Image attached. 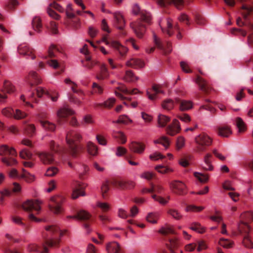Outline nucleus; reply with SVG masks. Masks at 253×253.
Instances as JSON below:
<instances>
[{
  "label": "nucleus",
  "instance_id": "obj_1",
  "mask_svg": "<svg viewBox=\"0 0 253 253\" xmlns=\"http://www.w3.org/2000/svg\"><path fill=\"white\" fill-rule=\"evenodd\" d=\"M66 231H61L57 226L52 225L45 227V231L42 233L44 243L42 247L36 244H30L27 250L30 252H37L41 253H47L48 252L47 247H58L60 238L65 234Z\"/></svg>",
  "mask_w": 253,
  "mask_h": 253
},
{
  "label": "nucleus",
  "instance_id": "obj_2",
  "mask_svg": "<svg viewBox=\"0 0 253 253\" xmlns=\"http://www.w3.org/2000/svg\"><path fill=\"white\" fill-rule=\"evenodd\" d=\"M133 12L135 14L139 13L140 18V20L131 22L130 24V27L138 38H142L146 31V26L142 23V22L150 24L151 20V14L145 10H141L137 4L134 5Z\"/></svg>",
  "mask_w": 253,
  "mask_h": 253
},
{
  "label": "nucleus",
  "instance_id": "obj_3",
  "mask_svg": "<svg viewBox=\"0 0 253 253\" xmlns=\"http://www.w3.org/2000/svg\"><path fill=\"white\" fill-rule=\"evenodd\" d=\"M82 138V135L77 131L70 130L67 133L66 140L69 146V152L73 157H77L83 151V146L80 144Z\"/></svg>",
  "mask_w": 253,
  "mask_h": 253
},
{
  "label": "nucleus",
  "instance_id": "obj_4",
  "mask_svg": "<svg viewBox=\"0 0 253 253\" xmlns=\"http://www.w3.org/2000/svg\"><path fill=\"white\" fill-rule=\"evenodd\" d=\"M241 219L246 218L247 221H241L238 225V231L240 234H245L243 240L244 246L248 249H253V242L251 235L249 234L250 227L247 223L248 221H253V212L248 211L241 215Z\"/></svg>",
  "mask_w": 253,
  "mask_h": 253
},
{
  "label": "nucleus",
  "instance_id": "obj_5",
  "mask_svg": "<svg viewBox=\"0 0 253 253\" xmlns=\"http://www.w3.org/2000/svg\"><path fill=\"white\" fill-rule=\"evenodd\" d=\"M17 155L15 150L13 148H9L7 145H2L0 147V156H4L1 160L7 166H12L17 164V161L12 157L7 156H15Z\"/></svg>",
  "mask_w": 253,
  "mask_h": 253
},
{
  "label": "nucleus",
  "instance_id": "obj_6",
  "mask_svg": "<svg viewBox=\"0 0 253 253\" xmlns=\"http://www.w3.org/2000/svg\"><path fill=\"white\" fill-rule=\"evenodd\" d=\"M242 8L243 10L242 14L243 16L244 19L245 20V22L242 21L241 18L238 17L236 20L237 24L239 27L246 26L248 28L250 31H253V23L248 21V17L253 12V8L252 7L244 4L242 5Z\"/></svg>",
  "mask_w": 253,
  "mask_h": 253
},
{
  "label": "nucleus",
  "instance_id": "obj_7",
  "mask_svg": "<svg viewBox=\"0 0 253 253\" xmlns=\"http://www.w3.org/2000/svg\"><path fill=\"white\" fill-rule=\"evenodd\" d=\"M197 144V152L201 153L206 150V147L210 146L212 143L211 138L205 133H202L195 138Z\"/></svg>",
  "mask_w": 253,
  "mask_h": 253
},
{
  "label": "nucleus",
  "instance_id": "obj_8",
  "mask_svg": "<svg viewBox=\"0 0 253 253\" xmlns=\"http://www.w3.org/2000/svg\"><path fill=\"white\" fill-rule=\"evenodd\" d=\"M102 41L105 42L106 45H110L116 50L119 53L121 57L123 58L126 56L128 50L127 48L118 42L112 40H108L107 35L103 36Z\"/></svg>",
  "mask_w": 253,
  "mask_h": 253
},
{
  "label": "nucleus",
  "instance_id": "obj_9",
  "mask_svg": "<svg viewBox=\"0 0 253 253\" xmlns=\"http://www.w3.org/2000/svg\"><path fill=\"white\" fill-rule=\"evenodd\" d=\"M65 198L62 195H56L51 198L49 204V209L54 213L58 214L62 211V204Z\"/></svg>",
  "mask_w": 253,
  "mask_h": 253
},
{
  "label": "nucleus",
  "instance_id": "obj_10",
  "mask_svg": "<svg viewBox=\"0 0 253 253\" xmlns=\"http://www.w3.org/2000/svg\"><path fill=\"white\" fill-rule=\"evenodd\" d=\"M159 24L163 33H167L169 37L171 36L173 34V31L174 29L178 32L177 38L178 39L181 38V36L179 32V27L177 25H176L175 27L173 28L170 19H167L163 22H160Z\"/></svg>",
  "mask_w": 253,
  "mask_h": 253
},
{
  "label": "nucleus",
  "instance_id": "obj_11",
  "mask_svg": "<svg viewBox=\"0 0 253 253\" xmlns=\"http://www.w3.org/2000/svg\"><path fill=\"white\" fill-rule=\"evenodd\" d=\"M110 184L115 188L120 190L131 189L134 187L135 183L132 181H126L120 178L113 179Z\"/></svg>",
  "mask_w": 253,
  "mask_h": 253
},
{
  "label": "nucleus",
  "instance_id": "obj_12",
  "mask_svg": "<svg viewBox=\"0 0 253 253\" xmlns=\"http://www.w3.org/2000/svg\"><path fill=\"white\" fill-rule=\"evenodd\" d=\"M41 202L38 200H28L22 204V207L26 211L34 210L39 213L41 210Z\"/></svg>",
  "mask_w": 253,
  "mask_h": 253
},
{
  "label": "nucleus",
  "instance_id": "obj_13",
  "mask_svg": "<svg viewBox=\"0 0 253 253\" xmlns=\"http://www.w3.org/2000/svg\"><path fill=\"white\" fill-rule=\"evenodd\" d=\"M154 42L158 48L162 50L165 54L169 53L172 50L171 44L168 42H162L156 35H153Z\"/></svg>",
  "mask_w": 253,
  "mask_h": 253
},
{
  "label": "nucleus",
  "instance_id": "obj_14",
  "mask_svg": "<svg viewBox=\"0 0 253 253\" xmlns=\"http://www.w3.org/2000/svg\"><path fill=\"white\" fill-rule=\"evenodd\" d=\"M170 187L172 191L175 194L184 195L186 193V186L180 181H173L170 183Z\"/></svg>",
  "mask_w": 253,
  "mask_h": 253
},
{
  "label": "nucleus",
  "instance_id": "obj_15",
  "mask_svg": "<svg viewBox=\"0 0 253 253\" xmlns=\"http://www.w3.org/2000/svg\"><path fill=\"white\" fill-rule=\"evenodd\" d=\"M52 8H54L60 12H63L64 8L56 2H53L50 4L47 9V12L50 17L55 20L59 19L60 18L59 15L57 14Z\"/></svg>",
  "mask_w": 253,
  "mask_h": 253
},
{
  "label": "nucleus",
  "instance_id": "obj_16",
  "mask_svg": "<svg viewBox=\"0 0 253 253\" xmlns=\"http://www.w3.org/2000/svg\"><path fill=\"white\" fill-rule=\"evenodd\" d=\"M36 154L39 158L41 162L44 165H49L52 164L54 159L53 155L47 152H37Z\"/></svg>",
  "mask_w": 253,
  "mask_h": 253
},
{
  "label": "nucleus",
  "instance_id": "obj_17",
  "mask_svg": "<svg viewBox=\"0 0 253 253\" xmlns=\"http://www.w3.org/2000/svg\"><path fill=\"white\" fill-rule=\"evenodd\" d=\"M0 90L2 94L0 93V102H2L7 98V95L5 93H11L14 91L15 88L11 83L5 81L3 83V88L1 89Z\"/></svg>",
  "mask_w": 253,
  "mask_h": 253
},
{
  "label": "nucleus",
  "instance_id": "obj_18",
  "mask_svg": "<svg viewBox=\"0 0 253 253\" xmlns=\"http://www.w3.org/2000/svg\"><path fill=\"white\" fill-rule=\"evenodd\" d=\"M166 244L170 253H178L179 252L178 250L179 243L175 238L167 239ZM179 253H183L181 251H179Z\"/></svg>",
  "mask_w": 253,
  "mask_h": 253
},
{
  "label": "nucleus",
  "instance_id": "obj_19",
  "mask_svg": "<svg viewBox=\"0 0 253 253\" xmlns=\"http://www.w3.org/2000/svg\"><path fill=\"white\" fill-rule=\"evenodd\" d=\"M160 6H166L168 4H173L177 8H181L184 3V0H155Z\"/></svg>",
  "mask_w": 253,
  "mask_h": 253
},
{
  "label": "nucleus",
  "instance_id": "obj_20",
  "mask_svg": "<svg viewBox=\"0 0 253 253\" xmlns=\"http://www.w3.org/2000/svg\"><path fill=\"white\" fill-rule=\"evenodd\" d=\"M34 49L25 44L20 45L18 47V51L20 54L30 56L32 59L36 58L34 54Z\"/></svg>",
  "mask_w": 253,
  "mask_h": 253
},
{
  "label": "nucleus",
  "instance_id": "obj_21",
  "mask_svg": "<svg viewBox=\"0 0 253 253\" xmlns=\"http://www.w3.org/2000/svg\"><path fill=\"white\" fill-rule=\"evenodd\" d=\"M37 95L40 98L43 94L47 95L51 98L52 101H56L58 97V94L57 92H54L52 94L50 93L47 90L42 87H38L36 89Z\"/></svg>",
  "mask_w": 253,
  "mask_h": 253
},
{
  "label": "nucleus",
  "instance_id": "obj_22",
  "mask_svg": "<svg viewBox=\"0 0 253 253\" xmlns=\"http://www.w3.org/2000/svg\"><path fill=\"white\" fill-rule=\"evenodd\" d=\"M180 129L179 122L176 119H174L172 124L167 127V133L171 136H173L177 133Z\"/></svg>",
  "mask_w": 253,
  "mask_h": 253
},
{
  "label": "nucleus",
  "instance_id": "obj_23",
  "mask_svg": "<svg viewBox=\"0 0 253 253\" xmlns=\"http://www.w3.org/2000/svg\"><path fill=\"white\" fill-rule=\"evenodd\" d=\"M27 82L32 87L35 84H39L42 83V79L40 76L35 71H31L27 77Z\"/></svg>",
  "mask_w": 253,
  "mask_h": 253
},
{
  "label": "nucleus",
  "instance_id": "obj_24",
  "mask_svg": "<svg viewBox=\"0 0 253 253\" xmlns=\"http://www.w3.org/2000/svg\"><path fill=\"white\" fill-rule=\"evenodd\" d=\"M196 83L199 86L200 89L206 94H208L211 89L207 82L199 76H197Z\"/></svg>",
  "mask_w": 253,
  "mask_h": 253
},
{
  "label": "nucleus",
  "instance_id": "obj_25",
  "mask_svg": "<svg viewBox=\"0 0 253 253\" xmlns=\"http://www.w3.org/2000/svg\"><path fill=\"white\" fill-rule=\"evenodd\" d=\"M114 19V25L119 29H123L126 22L122 13L120 12H116L113 13Z\"/></svg>",
  "mask_w": 253,
  "mask_h": 253
},
{
  "label": "nucleus",
  "instance_id": "obj_26",
  "mask_svg": "<svg viewBox=\"0 0 253 253\" xmlns=\"http://www.w3.org/2000/svg\"><path fill=\"white\" fill-rule=\"evenodd\" d=\"M106 249L108 253H123L120 245L115 241L107 244Z\"/></svg>",
  "mask_w": 253,
  "mask_h": 253
},
{
  "label": "nucleus",
  "instance_id": "obj_27",
  "mask_svg": "<svg viewBox=\"0 0 253 253\" xmlns=\"http://www.w3.org/2000/svg\"><path fill=\"white\" fill-rule=\"evenodd\" d=\"M73 114L74 111L73 110L66 107L59 109L57 113L58 123L61 124L62 120L66 118L68 116Z\"/></svg>",
  "mask_w": 253,
  "mask_h": 253
},
{
  "label": "nucleus",
  "instance_id": "obj_28",
  "mask_svg": "<svg viewBox=\"0 0 253 253\" xmlns=\"http://www.w3.org/2000/svg\"><path fill=\"white\" fill-rule=\"evenodd\" d=\"M91 217V215L87 211L84 210H81L77 213V214L73 216H68L67 218L69 219H78L80 220L86 221Z\"/></svg>",
  "mask_w": 253,
  "mask_h": 253
},
{
  "label": "nucleus",
  "instance_id": "obj_29",
  "mask_svg": "<svg viewBox=\"0 0 253 253\" xmlns=\"http://www.w3.org/2000/svg\"><path fill=\"white\" fill-rule=\"evenodd\" d=\"M175 103L179 105V109L184 111L192 108L193 104L191 101L181 100L179 98L175 99Z\"/></svg>",
  "mask_w": 253,
  "mask_h": 253
},
{
  "label": "nucleus",
  "instance_id": "obj_30",
  "mask_svg": "<svg viewBox=\"0 0 253 253\" xmlns=\"http://www.w3.org/2000/svg\"><path fill=\"white\" fill-rule=\"evenodd\" d=\"M109 76V73L106 65L102 64L100 66V71L96 75V78L98 80H103Z\"/></svg>",
  "mask_w": 253,
  "mask_h": 253
},
{
  "label": "nucleus",
  "instance_id": "obj_31",
  "mask_svg": "<svg viewBox=\"0 0 253 253\" xmlns=\"http://www.w3.org/2000/svg\"><path fill=\"white\" fill-rule=\"evenodd\" d=\"M85 186L82 185L80 183H77L76 187L74 189L72 193V198L74 199H77L80 196H84L85 195V193L83 191V189Z\"/></svg>",
  "mask_w": 253,
  "mask_h": 253
},
{
  "label": "nucleus",
  "instance_id": "obj_32",
  "mask_svg": "<svg viewBox=\"0 0 253 253\" xmlns=\"http://www.w3.org/2000/svg\"><path fill=\"white\" fill-rule=\"evenodd\" d=\"M126 64L128 67L136 69L142 68L144 66L143 61L136 58L131 59L126 62Z\"/></svg>",
  "mask_w": 253,
  "mask_h": 253
},
{
  "label": "nucleus",
  "instance_id": "obj_33",
  "mask_svg": "<svg viewBox=\"0 0 253 253\" xmlns=\"http://www.w3.org/2000/svg\"><path fill=\"white\" fill-rule=\"evenodd\" d=\"M129 148L135 153L141 154L145 149V146L142 143L133 142L130 144Z\"/></svg>",
  "mask_w": 253,
  "mask_h": 253
},
{
  "label": "nucleus",
  "instance_id": "obj_34",
  "mask_svg": "<svg viewBox=\"0 0 253 253\" xmlns=\"http://www.w3.org/2000/svg\"><path fill=\"white\" fill-rule=\"evenodd\" d=\"M212 156L211 154L208 153L204 157V161L205 166L203 168L206 170H212L213 167L211 165Z\"/></svg>",
  "mask_w": 253,
  "mask_h": 253
},
{
  "label": "nucleus",
  "instance_id": "obj_35",
  "mask_svg": "<svg viewBox=\"0 0 253 253\" xmlns=\"http://www.w3.org/2000/svg\"><path fill=\"white\" fill-rule=\"evenodd\" d=\"M86 149L88 153L92 156H96L98 154V147L93 142L88 141L86 143Z\"/></svg>",
  "mask_w": 253,
  "mask_h": 253
},
{
  "label": "nucleus",
  "instance_id": "obj_36",
  "mask_svg": "<svg viewBox=\"0 0 253 253\" xmlns=\"http://www.w3.org/2000/svg\"><path fill=\"white\" fill-rule=\"evenodd\" d=\"M25 133L29 137L33 136L36 133V127L33 124H27L24 127Z\"/></svg>",
  "mask_w": 253,
  "mask_h": 253
},
{
  "label": "nucleus",
  "instance_id": "obj_37",
  "mask_svg": "<svg viewBox=\"0 0 253 253\" xmlns=\"http://www.w3.org/2000/svg\"><path fill=\"white\" fill-rule=\"evenodd\" d=\"M218 134L222 137H228L231 133V130L228 126H222L218 127Z\"/></svg>",
  "mask_w": 253,
  "mask_h": 253
},
{
  "label": "nucleus",
  "instance_id": "obj_38",
  "mask_svg": "<svg viewBox=\"0 0 253 253\" xmlns=\"http://www.w3.org/2000/svg\"><path fill=\"white\" fill-rule=\"evenodd\" d=\"M32 26L34 30L37 32H41L42 28V24L41 23V20L38 17H35L32 20Z\"/></svg>",
  "mask_w": 253,
  "mask_h": 253
},
{
  "label": "nucleus",
  "instance_id": "obj_39",
  "mask_svg": "<svg viewBox=\"0 0 253 253\" xmlns=\"http://www.w3.org/2000/svg\"><path fill=\"white\" fill-rule=\"evenodd\" d=\"M170 118L164 115L160 114L158 117V123L159 126L165 127L170 121Z\"/></svg>",
  "mask_w": 253,
  "mask_h": 253
},
{
  "label": "nucleus",
  "instance_id": "obj_40",
  "mask_svg": "<svg viewBox=\"0 0 253 253\" xmlns=\"http://www.w3.org/2000/svg\"><path fill=\"white\" fill-rule=\"evenodd\" d=\"M95 60H91L90 57L87 56L85 61H82L83 66L89 69H91L93 67L97 64Z\"/></svg>",
  "mask_w": 253,
  "mask_h": 253
},
{
  "label": "nucleus",
  "instance_id": "obj_41",
  "mask_svg": "<svg viewBox=\"0 0 253 253\" xmlns=\"http://www.w3.org/2000/svg\"><path fill=\"white\" fill-rule=\"evenodd\" d=\"M152 89L154 91V93L153 94L150 93L148 91H147V94L148 96V98L152 100H153L156 98L157 94L159 93H163V91L156 85L153 86Z\"/></svg>",
  "mask_w": 253,
  "mask_h": 253
},
{
  "label": "nucleus",
  "instance_id": "obj_42",
  "mask_svg": "<svg viewBox=\"0 0 253 253\" xmlns=\"http://www.w3.org/2000/svg\"><path fill=\"white\" fill-rule=\"evenodd\" d=\"M168 213L176 220H179L182 218V215L175 209H169L168 211Z\"/></svg>",
  "mask_w": 253,
  "mask_h": 253
},
{
  "label": "nucleus",
  "instance_id": "obj_43",
  "mask_svg": "<svg viewBox=\"0 0 253 253\" xmlns=\"http://www.w3.org/2000/svg\"><path fill=\"white\" fill-rule=\"evenodd\" d=\"M236 125L239 132H243L246 130V124L241 118L238 117L236 119Z\"/></svg>",
  "mask_w": 253,
  "mask_h": 253
},
{
  "label": "nucleus",
  "instance_id": "obj_44",
  "mask_svg": "<svg viewBox=\"0 0 253 253\" xmlns=\"http://www.w3.org/2000/svg\"><path fill=\"white\" fill-rule=\"evenodd\" d=\"M154 143L155 144H161L166 148H168L170 144V142L168 137L165 136H163L159 139L154 140Z\"/></svg>",
  "mask_w": 253,
  "mask_h": 253
},
{
  "label": "nucleus",
  "instance_id": "obj_45",
  "mask_svg": "<svg viewBox=\"0 0 253 253\" xmlns=\"http://www.w3.org/2000/svg\"><path fill=\"white\" fill-rule=\"evenodd\" d=\"M189 228L191 230L198 232L200 233H203L205 231V228L198 222L192 223Z\"/></svg>",
  "mask_w": 253,
  "mask_h": 253
},
{
  "label": "nucleus",
  "instance_id": "obj_46",
  "mask_svg": "<svg viewBox=\"0 0 253 253\" xmlns=\"http://www.w3.org/2000/svg\"><path fill=\"white\" fill-rule=\"evenodd\" d=\"M41 125L44 129L49 131H53L55 129V125L47 121H46L45 122L42 121Z\"/></svg>",
  "mask_w": 253,
  "mask_h": 253
},
{
  "label": "nucleus",
  "instance_id": "obj_47",
  "mask_svg": "<svg viewBox=\"0 0 253 253\" xmlns=\"http://www.w3.org/2000/svg\"><path fill=\"white\" fill-rule=\"evenodd\" d=\"M50 150L53 153H60L63 151L62 148L59 145L56 144L53 140L49 143Z\"/></svg>",
  "mask_w": 253,
  "mask_h": 253
},
{
  "label": "nucleus",
  "instance_id": "obj_48",
  "mask_svg": "<svg viewBox=\"0 0 253 253\" xmlns=\"http://www.w3.org/2000/svg\"><path fill=\"white\" fill-rule=\"evenodd\" d=\"M194 175L197 179L202 183H206L209 180V176L207 174L201 173L198 172H195Z\"/></svg>",
  "mask_w": 253,
  "mask_h": 253
},
{
  "label": "nucleus",
  "instance_id": "obj_49",
  "mask_svg": "<svg viewBox=\"0 0 253 253\" xmlns=\"http://www.w3.org/2000/svg\"><path fill=\"white\" fill-rule=\"evenodd\" d=\"M162 105L164 109L170 110L173 108L174 102L171 99H168L164 101Z\"/></svg>",
  "mask_w": 253,
  "mask_h": 253
},
{
  "label": "nucleus",
  "instance_id": "obj_50",
  "mask_svg": "<svg viewBox=\"0 0 253 253\" xmlns=\"http://www.w3.org/2000/svg\"><path fill=\"white\" fill-rule=\"evenodd\" d=\"M158 218V213L151 212L148 214L146 217V219L150 223L156 224L157 222V220Z\"/></svg>",
  "mask_w": 253,
  "mask_h": 253
},
{
  "label": "nucleus",
  "instance_id": "obj_51",
  "mask_svg": "<svg viewBox=\"0 0 253 253\" xmlns=\"http://www.w3.org/2000/svg\"><path fill=\"white\" fill-rule=\"evenodd\" d=\"M21 178H24L27 182H31L34 180V176L25 169H22V173L21 175Z\"/></svg>",
  "mask_w": 253,
  "mask_h": 253
},
{
  "label": "nucleus",
  "instance_id": "obj_52",
  "mask_svg": "<svg viewBox=\"0 0 253 253\" xmlns=\"http://www.w3.org/2000/svg\"><path fill=\"white\" fill-rule=\"evenodd\" d=\"M125 78L126 81L129 82H135L138 80V78L130 70L126 71Z\"/></svg>",
  "mask_w": 253,
  "mask_h": 253
},
{
  "label": "nucleus",
  "instance_id": "obj_53",
  "mask_svg": "<svg viewBox=\"0 0 253 253\" xmlns=\"http://www.w3.org/2000/svg\"><path fill=\"white\" fill-rule=\"evenodd\" d=\"M220 246L225 248H230L232 247L233 242L224 238H221L219 241Z\"/></svg>",
  "mask_w": 253,
  "mask_h": 253
},
{
  "label": "nucleus",
  "instance_id": "obj_54",
  "mask_svg": "<svg viewBox=\"0 0 253 253\" xmlns=\"http://www.w3.org/2000/svg\"><path fill=\"white\" fill-rule=\"evenodd\" d=\"M131 121L126 115L120 116L118 120L113 121V123L117 124H127L128 122H131Z\"/></svg>",
  "mask_w": 253,
  "mask_h": 253
},
{
  "label": "nucleus",
  "instance_id": "obj_55",
  "mask_svg": "<svg viewBox=\"0 0 253 253\" xmlns=\"http://www.w3.org/2000/svg\"><path fill=\"white\" fill-rule=\"evenodd\" d=\"M20 157L23 159L30 160L32 158V154L27 149H23L20 152Z\"/></svg>",
  "mask_w": 253,
  "mask_h": 253
},
{
  "label": "nucleus",
  "instance_id": "obj_56",
  "mask_svg": "<svg viewBox=\"0 0 253 253\" xmlns=\"http://www.w3.org/2000/svg\"><path fill=\"white\" fill-rule=\"evenodd\" d=\"M159 232L164 235H167L173 234L174 231L170 227L166 226V227H162L159 230Z\"/></svg>",
  "mask_w": 253,
  "mask_h": 253
},
{
  "label": "nucleus",
  "instance_id": "obj_57",
  "mask_svg": "<svg viewBox=\"0 0 253 253\" xmlns=\"http://www.w3.org/2000/svg\"><path fill=\"white\" fill-rule=\"evenodd\" d=\"M191 159V155H186L179 160V164L184 167H186L189 165V161Z\"/></svg>",
  "mask_w": 253,
  "mask_h": 253
},
{
  "label": "nucleus",
  "instance_id": "obj_58",
  "mask_svg": "<svg viewBox=\"0 0 253 253\" xmlns=\"http://www.w3.org/2000/svg\"><path fill=\"white\" fill-rule=\"evenodd\" d=\"M152 197L155 201L158 202L160 204L162 205H166V204H167L168 201L170 199V197L169 196L168 197V200H167L162 197L157 196L155 194L152 195Z\"/></svg>",
  "mask_w": 253,
  "mask_h": 253
},
{
  "label": "nucleus",
  "instance_id": "obj_59",
  "mask_svg": "<svg viewBox=\"0 0 253 253\" xmlns=\"http://www.w3.org/2000/svg\"><path fill=\"white\" fill-rule=\"evenodd\" d=\"M27 114L25 112H22L19 109H16L15 113L13 112V117L15 119L20 120L25 118Z\"/></svg>",
  "mask_w": 253,
  "mask_h": 253
},
{
  "label": "nucleus",
  "instance_id": "obj_60",
  "mask_svg": "<svg viewBox=\"0 0 253 253\" xmlns=\"http://www.w3.org/2000/svg\"><path fill=\"white\" fill-rule=\"evenodd\" d=\"M114 137L116 138L120 139L122 144H124L126 142V138L124 134L121 131H117L114 133Z\"/></svg>",
  "mask_w": 253,
  "mask_h": 253
},
{
  "label": "nucleus",
  "instance_id": "obj_61",
  "mask_svg": "<svg viewBox=\"0 0 253 253\" xmlns=\"http://www.w3.org/2000/svg\"><path fill=\"white\" fill-rule=\"evenodd\" d=\"M185 145V139L183 137L180 136L178 137L177 139L176 144V148L177 150H179L182 147H184Z\"/></svg>",
  "mask_w": 253,
  "mask_h": 253
},
{
  "label": "nucleus",
  "instance_id": "obj_62",
  "mask_svg": "<svg viewBox=\"0 0 253 253\" xmlns=\"http://www.w3.org/2000/svg\"><path fill=\"white\" fill-rule=\"evenodd\" d=\"M2 114L6 117L12 118L13 116V110L11 108H5L2 109Z\"/></svg>",
  "mask_w": 253,
  "mask_h": 253
},
{
  "label": "nucleus",
  "instance_id": "obj_63",
  "mask_svg": "<svg viewBox=\"0 0 253 253\" xmlns=\"http://www.w3.org/2000/svg\"><path fill=\"white\" fill-rule=\"evenodd\" d=\"M58 171L56 167H51L47 169L45 175L47 176H53L58 172Z\"/></svg>",
  "mask_w": 253,
  "mask_h": 253
},
{
  "label": "nucleus",
  "instance_id": "obj_64",
  "mask_svg": "<svg viewBox=\"0 0 253 253\" xmlns=\"http://www.w3.org/2000/svg\"><path fill=\"white\" fill-rule=\"evenodd\" d=\"M58 51V49L54 45H51L48 49V56L50 58H53L56 56L55 53Z\"/></svg>",
  "mask_w": 253,
  "mask_h": 253
}]
</instances>
